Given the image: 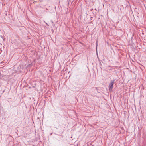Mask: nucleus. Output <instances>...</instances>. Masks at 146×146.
<instances>
[{
	"label": "nucleus",
	"instance_id": "obj_1",
	"mask_svg": "<svg viewBox=\"0 0 146 146\" xmlns=\"http://www.w3.org/2000/svg\"><path fill=\"white\" fill-rule=\"evenodd\" d=\"M114 80L112 81L111 80L110 82V83L109 84V90L110 91H111L113 88V86L114 84Z\"/></svg>",
	"mask_w": 146,
	"mask_h": 146
}]
</instances>
